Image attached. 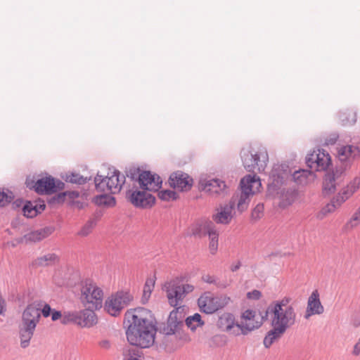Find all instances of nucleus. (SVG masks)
<instances>
[{"mask_svg": "<svg viewBox=\"0 0 360 360\" xmlns=\"http://www.w3.org/2000/svg\"><path fill=\"white\" fill-rule=\"evenodd\" d=\"M133 295L128 291H118L108 297L104 304V309L111 316H117L133 300Z\"/></svg>", "mask_w": 360, "mask_h": 360, "instance_id": "11", "label": "nucleus"}, {"mask_svg": "<svg viewBox=\"0 0 360 360\" xmlns=\"http://www.w3.org/2000/svg\"><path fill=\"white\" fill-rule=\"evenodd\" d=\"M213 298L217 311L226 307L231 301L230 297L225 295L213 297Z\"/></svg>", "mask_w": 360, "mask_h": 360, "instance_id": "43", "label": "nucleus"}, {"mask_svg": "<svg viewBox=\"0 0 360 360\" xmlns=\"http://www.w3.org/2000/svg\"><path fill=\"white\" fill-rule=\"evenodd\" d=\"M356 212L359 214V215H360V207H359V209L356 210Z\"/></svg>", "mask_w": 360, "mask_h": 360, "instance_id": "63", "label": "nucleus"}, {"mask_svg": "<svg viewBox=\"0 0 360 360\" xmlns=\"http://www.w3.org/2000/svg\"><path fill=\"white\" fill-rule=\"evenodd\" d=\"M200 186L202 191L210 195L224 196L228 193V187L225 182L218 179H201Z\"/></svg>", "mask_w": 360, "mask_h": 360, "instance_id": "17", "label": "nucleus"}, {"mask_svg": "<svg viewBox=\"0 0 360 360\" xmlns=\"http://www.w3.org/2000/svg\"><path fill=\"white\" fill-rule=\"evenodd\" d=\"M240 266L241 262L240 261H238L236 264H231V266H230V269L231 271L235 272L238 271Z\"/></svg>", "mask_w": 360, "mask_h": 360, "instance_id": "60", "label": "nucleus"}, {"mask_svg": "<svg viewBox=\"0 0 360 360\" xmlns=\"http://www.w3.org/2000/svg\"><path fill=\"white\" fill-rule=\"evenodd\" d=\"M54 231L53 226H46L24 235L21 241L25 243H37L49 236Z\"/></svg>", "mask_w": 360, "mask_h": 360, "instance_id": "22", "label": "nucleus"}, {"mask_svg": "<svg viewBox=\"0 0 360 360\" xmlns=\"http://www.w3.org/2000/svg\"><path fill=\"white\" fill-rule=\"evenodd\" d=\"M93 202L98 206L113 207L116 204L115 197L105 193L94 198Z\"/></svg>", "mask_w": 360, "mask_h": 360, "instance_id": "33", "label": "nucleus"}, {"mask_svg": "<svg viewBox=\"0 0 360 360\" xmlns=\"http://www.w3.org/2000/svg\"><path fill=\"white\" fill-rule=\"evenodd\" d=\"M324 311V308L319 299V293L317 290L312 292L307 302V313L305 318L308 319L314 314H321Z\"/></svg>", "mask_w": 360, "mask_h": 360, "instance_id": "21", "label": "nucleus"}, {"mask_svg": "<svg viewBox=\"0 0 360 360\" xmlns=\"http://www.w3.org/2000/svg\"><path fill=\"white\" fill-rule=\"evenodd\" d=\"M35 328L20 325L19 328V337L20 340V347L23 349L27 348L30 343V340L34 335Z\"/></svg>", "mask_w": 360, "mask_h": 360, "instance_id": "28", "label": "nucleus"}, {"mask_svg": "<svg viewBox=\"0 0 360 360\" xmlns=\"http://www.w3.org/2000/svg\"><path fill=\"white\" fill-rule=\"evenodd\" d=\"M185 321L186 326L192 330H195L198 326L204 325V322L201 319V316L198 313L187 317Z\"/></svg>", "mask_w": 360, "mask_h": 360, "instance_id": "37", "label": "nucleus"}, {"mask_svg": "<svg viewBox=\"0 0 360 360\" xmlns=\"http://www.w3.org/2000/svg\"><path fill=\"white\" fill-rule=\"evenodd\" d=\"M271 316V325L286 331L296 321V312L294 307H287L284 309H266L265 319Z\"/></svg>", "mask_w": 360, "mask_h": 360, "instance_id": "10", "label": "nucleus"}, {"mask_svg": "<svg viewBox=\"0 0 360 360\" xmlns=\"http://www.w3.org/2000/svg\"><path fill=\"white\" fill-rule=\"evenodd\" d=\"M51 315V320L53 321H56L58 320L59 319H60V320H61L63 314H62L60 311L53 309Z\"/></svg>", "mask_w": 360, "mask_h": 360, "instance_id": "57", "label": "nucleus"}, {"mask_svg": "<svg viewBox=\"0 0 360 360\" xmlns=\"http://www.w3.org/2000/svg\"><path fill=\"white\" fill-rule=\"evenodd\" d=\"M198 304L200 311L205 314H211L217 311L212 296L207 295H201L198 300Z\"/></svg>", "mask_w": 360, "mask_h": 360, "instance_id": "26", "label": "nucleus"}, {"mask_svg": "<svg viewBox=\"0 0 360 360\" xmlns=\"http://www.w3.org/2000/svg\"><path fill=\"white\" fill-rule=\"evenodd\" d=\"M290 301V299L288 297H284L281 300H278L276 302H274L271 303L270 305L268 306L266 309H278L279 310V307L281 309H284L287 307H293L292 305H289V302Z\"/></svg>", "mask_w": 360, "mask_h": 360, "instance_id": "41", "label": "nucleus"}, {"mask_svg": "<svg viewBox=\"0 0 360 360\" xmlns=\"http://www.w3.org/2000/svg\"><path fill=\"white\" fill-rule=\"evenodd\" d=\"M155 281L153 278H148L145 283L143 290L142 302L146 303L148 301L151 292L153 290Z\"/></svg>", "mask_w": 360, "mask_h": 360, "instance_id": "38", "label": "nucleus"}, {"mask_svg": "<svg viewBox=\"0 0 360 360\" xmlns=\"http://www.w3.org/2000/svg\"><path fill=\"white\" fill-rule=\"evenodd\" d=\"M339 119L342 125H352L356 121V113L350 110H346L344 112H340L339 114Z\"/></svg>", "mask_w": 360, "mask_h": 360, "instance_id": "36", "label": "nucleus"}, {"mask_svg": "<svg viewBox=\"0 0 360 360\" xmlns=\"http://www.w3.org/2000/svg\"><path fill=\"white\" fill-rule=\"evenodd\" d=\"M158 196L161 200L168 201L170 200H176L178 197V195L174 191L164 190L159 192Z\"/></svg>", "mask_w": 360, "mask_h": 360, "instance_id": "45", "label": "nucleus"}, {"mask_svg": "<svg viewBox=\"0 0 360 360\" xmlns=\"http://www.w3.org/2000/svg\"><path fill=\"white\" fill-rule=\"evenodd\" d=\"M360 188V176L355 177L347 186L342 190L318 214V218L323 219L329 213L333 212L344 202L350 198Z\"/></svg>", "mask_w": 360, "mask_h": 360, "instance_id": "7", "label": "nucleus"}, {"mask_svg": "<svg viewBox=\"0 0 360 360\" xmlns=\"http://www.w3.org/2000/svg\"><path fill=\"white\" fill-rule=\"evenodd\" d=\"M41 317L40 304L33 302L27 306L22 316V325L35 328Z\"/></svg>", "mask_w": 360, "mask_h": 360, "instance_id": "18", "label": "nucleus"}, {"mask_svg": "<svg viewBox=\"0 0 360 360\" xmlns=\"http://www.w3.org/2000/svg\"><path fill=\"white\" fill-rule=\"evenodd\" d=\"M27 187L30 189H34L38 194H52L54 193L53 188V177L51 176H46L34 181H27Z\"/></svg>", "mask_w": 360, "mask_h": 360, "instance_id": "19", "label": "nucleus"}, {"mask_svg": "<svg viewBox=\"0 0 360 360\" xmlns=\"http://www.w3.org/2000/svg\"><path fill=\"white\" fill-rule=\"evenodd\" d=\"M142 170L139 167H129V168H126L125 173L126 176L131 179L132 181H136L139 183L140 182L141 174H142Z\"/></svg>", "mask_w": 360, "mask_h": 360, "instance_id": "40", "label": "nucleus"}, {"mask_svg": "<svg viewBox=\"0 0 360 360\" xmlns=\"http://www.w3.org/2000/svg\"><path fill=\"white\" fill-rule=\"evenodd\" d=\"M67 193V196L70 199H75L79 196V193L78 191H65Z\"/></svg>", "mask_w": 360, "mask_h": 360, "instance_id": "59", "label": "nucleus"}, {"mask_svg": "<svg viewBox=\"0 0 360 360\" xmlns=\"http://www.w3.org/2000/svg\"><path fill=\"white\" fill-rule=\"evenodd\" d=\"M65 183L61 181L59 179H56L53 178V188L52 190H54V193H56L58 191H61L65 188Z\"/></svg>", "mask_w": 360, "mask_h": 360, "instance_id": "52", "label": "nucleus"}, {"mask_svg": "<svg viewBox=\"0 0 360 360\" xmlns=\"http://www.w3.org/2000/svg\"><path fill=\"white\" fill-rule=\"evenodd\" d=\"M95 309L87 308L79 310V326L82 328H90L97 323V316L94 312Z\"/></svg>", "mask_w": 360, "mask_h": 360, "instance_id": "24", "label": "nucleus"}, {"mask_svg": "<svg viewBox=\"0 0 360 360\" xmlns=\"http://www.w3.org/2000/svg\"><path fill=\"white\" fill-rule=\"evenodd\" d=\"M264 211V206L262 204H258L252 210L251 217L253 219H258L261 217Z\"/></svg>", "mask_w": 360, "mask_h": 360, "instance_id": "49", "label": "nucleus"}, {"mask_svg": "<svg viewBox=\"0 0 360 360\" xmlns=\"http://www.w3.org/2000/svg\"><path fill=\"white\" fill-rule=\"evenodd\" d=\"M316 156H318V151H313V153L308 154L306 157V163L307 166L311 169H315Z\"/></svg>", "mask_w": 360, "mask_h": 360, "instance_id": "47", "label": "nucleus"}, {"mask_svg": "<svg viewBox=\"0 0 360 360\" xmlns=\"http://www.w3.org/2000/svg\"><path fill=\"white\" fill-rule=\"evenodd\" d=\"M316 158L315 171H324L327 169L331 162L330 155L323 150L322 151L318 150V156Z\"/></svg>", "mask_w": 360, "mask_h": 360, "instance_id": "30", "label": "nucleus"}, {"mask_svg": "<svg viewBox=\"0 0 360 360\" xmlns=\"http://www.w3.org/2000/svg\"><path fill=\"white\" fill-rule=\"evenodd\" d=\"M146 190H135L129 197L130 202L138 208H150L155 202V198Z\"/></svg>", "mask_w": 360, "mask_h": 360, "instance_id": "15", "label": "nucleus"}, {"mask_svg": "<svg viewBox=\"0 0 360 360\" xmlns=\"http://www.w3.org/2000/svg\"><path fill=\"white\" fill-rule=\"evenodd\" d=\"M247 295L250 299L259 300L262 296V293L257 290H254L251 292H249Z\"/></svg>", "mask_w": 360, "mask_h": 360, "instance_id": "56", "label": "nucleus"}, {"mask_svg": "<svg viewBox=\"0 0 360 360\" xmlns=\"http://www.w3.org/2000/svg\"><path fill=\"white\" fill-rule=\"evenodd\" d=\"M360 156V149L357 146L347 145L341 147L338 150L340 165L337 166L335 169L328 175H333L335 182L340 184L344 179V175L347 167V162H350Z\"/></svg>", "mask_w": 360, "mask_h": 360, "instance_id": "9", "label": "nucleus"}, {"mask_svg": "<svg viewBox=\"0 0 360 360\" xmlns=\"http://www.w3.org/2000/svg\"><path fill=\"white\" fill-rule=\"evenodd\" d=\"M41 307V305L40 304V307ZM52 311L53 309L51 306L48 304H45L44 307L41 309H40V314L41 313L45 318H47L51 314Z\"/></svg>", "mask_w": 360, "mask_h": 360, "instance_id": "53", "label": "nucleus"}, {"mask_svg": "<svg viewBox=\"0 0 360 360\" xmlns=\"http://www.w3.org/2000/svg\"><path fill=\"white\" fill-rule=\"evenodd\" d=\"M180 307L173 309L167 319L166 323H162L159 326V330L161 333L166 335H173L178 329L183 326L184 316L179 312Z\"/></svg>", "mask_w": 360, "mask_h": 360, "instance_id": "13", "label": "nucleus"}, {"mask_svg": "<svg viewBox=\"0 0 360 360\" xmlns=\"http://www.w3.org/2000/svg\"><path fill=\"white\" fill-rule=\"evenodd\" d=\"M352 354L354 356H358L360 354V337L357 342L354 345Z\"/></svg>", "mask_w": 360, "mask_h": 360, "instance_id": "58", "label": "nucleus"}, {"mask_svg": "<svg viewBox=\"0 0 360 360\" xmlns=\"http://www.w3.org/2000/svg\"><path fill=\"white\" fill-rule=\"evenodd\" d=\"M169 186L180 191H189L193 186V179L182 171L172 173L169 178Z\"/></svg>", "mask_w": 360, "mask_h": 360, "instance_id": "14", "label": "nucleus"}, {"mask_svg": "<svg viewBox=\"0 0 360 360\" xmlns=\"http://www.w3.org/2000/svg\"><path fill=\"white\" fill-rule=\"evenodd\" d=\"M339 138V135L337 133H332L329 134L325 139V145H333L336 143Z\"/></svg>", "mask_w": 360, "mask_h": 360, "instance_id": "50", "label": "nucleus"}, {"mask_svg": "<svg viewBox=\"0 0 360 360\" xmlns=\"http://www.w3.org/2000/svg\"><path fill=\"white\" fill-rule=\"evenodd\" d=\"M79 287V300L87 308L100 309L103 306V292L91 279L81 281Z\"/></svg>", "mask_w": 360, "mask_h": 360, "instance_id": "2", "label": "nucleus"}, {"mask_svg": "<svg viewBox=\"0 0 360 360\" xmlns=\"http://www.w3.org/2000/svg\"><path fill=\"white\" fill-rule=\"evenodd\" d=\"M139 349L138 348L131 347L124 350V360H141L139 356Z\"/></svg>", "mask_w": 360, "mask_h": 360, "instance_id": "44", "label": "nucleus"}, {"mask_svg": "<svg viewBox=\"0 0 360 360\" xmlns=\"http://www.w3.org/2000/svg\"><path fill=\"white\" fill-rule=\"evenodd\" d=\"M62 178L68 183L83 185L91 179V177H84L77 172H67Z\"/></svg>", "mask_w": 360, "mask_h": 360, "instance_id": "32", "label": "nucleus"}, {"mask_svg": "<svg viewBox=\"0 0 360 360\" xmlns=\"http://www.w3.org/2000/svg\"><path fill=\"white\" fill-rule=\"evenodd\" d=\"M97 220L96 219H89L82 228L78 234L82 236H86L89 235L92 229L96 225Z\"/></svg>", "mask_w": 360, "mask_h": 360, "instance_id": "42", "label": "nucleus"}, {"mask_svg": "<svg viewBox=\"0 0 360 360\" xmlns=\"http://www.w3.org/2000/svg\"><path fill=\"white\" fill-rule=\"evenodd\" d=\"M14 198L13 193L11 191L5 193L0 191V207H4L10 203Z\"/></svg>", "mask_w": 360, "mask_h": 360, "instance_id": "46", "label": "nucleus"}, {"mask_svg": "<svg viewBox=\"0 0 360 360\" xmlns=\"http://www.w3.org/2000/svg\"><path fill=\"white\" fill-rule=\"evenodd\" d=\"M58 262V257L54 253H49L41 257H37L32 262V265L38 266H48L55 264Z\"/></svg>", "mask_w": 360, "mask_h": 360, "instance_id": "31", "label": "nucleus"}, {"mask_svg": "<svg viewBox=\"0 0 360 360\" xmlns=\"http://www.w3.org/2000/svg\"><path fill=\"white\" fill-rule=\"evenodd\" d=\"M202 280L205 283H214L217 286H221L219 283H217V280L213 276H210L209 274L203 275L202 276Z\"/></svg>", "mask_w": 360, "mask_h": 360, "instance_id": "54", "label": "nucleus"}, {"mask_svg": "<svg viewBox=\"0 0 360 360\" xmlns=\"http://www.w3.org/2000/svg\"><path fill=\"white\" fill-rule=\"evenodd\" d=\"M307 170L295 171L292 174L288 169V166L285 165H275L270 174V179L271 182L269 184V189L271 188H278L281 185L285 184L286 180L291 177L297 184H303L307 179Z\"/></svg>", "mask_w": 360, "mask_h": 360, "instance_id": "5", "label": "nucleus"}, {"mask_svg": "<svg viewBox=\"0 0 360 360\" xmlns=\"http://www.w3.org/2000/svg\"><path fill=\"white\" fill-rule=\"evenodd\" d=\"M67 193H65V191L58 193L50 199L49 202L52 204H61L64 202Z\"/></svg>", "mask_w": 360, "mask_h": 360, "instance_id": "48", "label": "nucleus"}, {"mask_svg": "<svg viewBox=\"0 0 360 360\" xmlns=\"http://www.w3.org/2000/svg\"><path fill=\"white\" fill-rule=\"evenodd\" d=\"M241 193L239 198L233 197L237 202V209L239 212H243L248 209L249 205V196L255 193L253 188L257 190L262 186L260 179L256 174H248L244 176L240 183Z\"/></svg>", "mask_w": 360, "mask_h": 360, "instance_id": "8", "label": "nucleus"}, {"mask_svg": "<svg viewBox=\"0 0 360 360\" xmlns=\"http://www.w3.org/2000/svg\"><path fill=\"white\" fill-rule=\"evenodd\" d=\"M240 157L244 167L249 172L264 171L269 160L268 153L264 148L257 150L243 148L240 151Z\"/></svg>", "mask_w": 360, "mask_h": 360, "instance_id": "4", "label": "nucleus"}, {"mask_svg": "<svg viewBox=\"0 0 360 360\" xmlns=\"http://www.w3.org/2000/svg\"><path fill=\"white\" fill-rule=\"evenodd\" d=\"M162 181L159 175L150 171H143L141 174L139 187L148 191H158L162 187Z\"/></svg>", "mask_w": 360, "mask_h": 360, "instance_id": "16", "label": "nucleus"}, {"mask_svg": "<svg viewBox=\"0 0 360 360\" xmlns=\"http://www.w3.org/2000/svg\"><path fill=\"white\" fill-rule=\"evenodd\" d=\"M236 325L234 316L230 313L223 314L219 316L217 321L218 327L221 330L227 332H231Z\"/></svg>", "mask_w": 360, "mask_h": 360, "instance_id": "29", "label": "nucleus"}, {"mask_svg": "<svg viewBox=\"0 0 360 360\" xmlns=\"http://www.w3.org/2000/svg\"><path fill=\"white\" fill-rule=\"evenodd\" d=\"M285 332L283 329L272 326V328L267 332L263 340L264 347L269 348L275 342L280 340Z\"/></svg>", "mask_w": 360, "mask_h": 360, "instance_id": "27", "label": "nucleus"}, {"mask_svg": "<svg viewBox=\"0 0 360 360\" xmlns=\"http://www.w3.org/2000/svg\"><path fill=\"white\" fill-rule=\"evenodd\" d=\"M125 316L129 323L126 335L130 345L140 348L151 346L154 343L157 330L151 311L139 307L127 311Z\"/></svg>", "mask_w": 360, "mask_h": 360, "instance_id": "1", "label": "nucleus"}, {"mask_svg": "<svg viewBox=\"0 0 360 360\" xmlns=\"http://www.w3.org/2000/svg\"><path fill=\"white\" fill-rule=\"evenodd\" d=\"M171 307L180 306L186 296L193 292L194 287L190 284H184L179 278L166 282L162 288Z\"/></svg>", "mask_w": 360, "mask_h": 360, "instance_id": "6", "label": "nucleus"}, {"mask_svg": "<svg viewBox=\"0 0 360 360\" xmlns=\"http://www.w3.org/2000/svg\"><path fill=\"white\" fill-rule=\"evenodd\" d=\"M98 346L104 350H108L111 348V342L110 340L104 339L98 342Z\"/></svg>", "mask_w": 360, "mask_h": 360, "instance_id": "55", "label": "nucleus"}, {"mask_svg": "<svg viewBox=\"0 0 360 360\" xmlns=\"http://www.w3.org/2000/svg\"><path fill=\"white\" fill-rule=\"evenodd\" d=\"M72 205H74L75 207H77V208H78L79 210H81V209L84 208L85 203L77 200V201H72Z\"/></svg>", "mask_w": 360, "mask_h": 360, "instance_id": "62", "label": "nucleus"}, {"mask_svg": "<svg viewBox=\"0 0 360 360\" xmlns=\"http://www.w3.org/2000/svg\"><path fill=\"white\" fill-rule=\"evenodd\" d=\"M264 320H266L265 314L261 315L260 320L258 321L256 319L255 311L247 309L242 314L240 323L236 325L237 330H233L231 333L236 335H238L240 333L246 335L255 329L259 328Z\"/></svg>", "mask_w": 360, "mask_h": 360, "instance_id": "12", "label": "nucleus"}, {"mask_svg": "<svg viewBox=\"0 0 360 360\" xmlns=\"http://www.w3.org/2000/svg\"><path fill=\"white\" fill-rule=\"evenodd\" d=\"M210 238L209 249L212 255H214L218 248V237L219 234L214 229L208 234Z\"/></svg>", "mask_w": 360, "mask_h": 360, "instance_id": "39", "label": "nucleus"}, {"mask_svg": "<svg viewBox=\"0 0 360 360\" xmlns=\"http://www.w3.org/2000/svg\"><path fill=\"white\" fill-rule=\"evenodd\" d=\"M236 206V199L232 198L228 204L220 206L218 212L213 215V220L217 224H227L232 217V212Z\"/></svg>", "mask_w": 360, "mask_h": 360, "instance_id": "20", "label": "nucleus"}, {"mask_svg": "<svg viewBox=\"0 0 360 360\" xmlns=\"http://www.w3.org/2000/svg\"><path fill=\"white\" fill-rule=\"evenodd\" d=\"M79 311H64L60 323L63 325L75 324L79 326Z\"/></svg>", "mask_w": 360, "mask_h": 360, "instance_id": "34", "label": "nucleus"}, {"mask_svg": "<svg viewBox=\"0 0 360 360\" xmlns=\"http://www.w3.org/2000/svg\"><path fill=\"white\" fill-rule=\"evenodd\" d=\"M337 185L339 184L335 182L333 175L326 174L323 181V193L324 195H329L334 193Z\"/></svg>", "mask_w": 360, "mask_h": 360, "instance_id": "35", "label": "nucleus"}, {"mask_svg": "<svg viewBox=\"0 0 360 360\" xmlns=\"http://www.w3.org/2000/svg\"><path fill=\"white\" fill-rule=\"evenodd\" d=\"M360 215L356 212V211L353 214L351 219L347 224V227L353 228L358 225L359 222Z\"/></svg>", "mask_w": 360, "mask_h": 360, "instance_id": "51", "label": "nucleus"}, {"mask_svg": "<svg viewBox=\"0 0 360 360\" xmlns=\"http://www.w3.org/2000/svg\"><path fill=\"white\" fill-rule=\"evenodd\" d=\"M125 181V175L116 169L109 172L105 176L97 174L94 178L95 187L98 192L109 193L113 195L121 191Z\"/></svg>", "mask_w": 360, "mask_h": 360, "instance_id": "3", "label": "nucleus"}, {"mask_svg": "<svg viewBox=\"0 0 360 360\" xmlns=\"http://www.w3.org/2000/svg\"><path fill=\"white\" fill-rule=\"evenodd\" d=\"M5 311V301L0 295V315Z\"/></svg>", "mask_w": 360, "mask_h": 360, "instance_id": "61", "label": "nucleus"}, {"mask_svg": "<svg viewBox=\"0 0 360 360\" xmlns=\"http://www.w3.org/2000/svg\"><path fill=\"white\" fill-rule=\"evenodd\" d=\"M46 205L44 201H27L23 205L24 216L27 218H33L44 210Z\"/></svg>", "mask_w": 360, "mask_h": 360, "instance_id": "23", "label": "nucleus"}, {"mask_svg": "<svg viewBox=\"0 0 360 360\" xmlns=\"http://www.w3.org/2000/svg\"><path fill=\"white\" fill-rule=\"evenodd\" d=\"M215 229L214 224L211 221H204L200 223L195 224L191 229V233L193 236L198 237H203L208 235L211 231Z\"/></svg>", "mask_w": 360, "mask_h": 360, "instance_id": "25", "label": "nucleus"}]
</instances>
